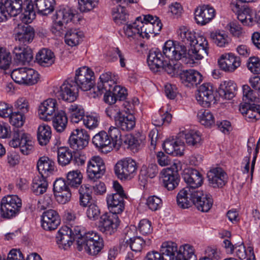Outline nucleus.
I'll return each mask as SVG.
<instances>
[{
  "mask_svg": "<svg viewBox=\"0 0 260 260\" xmlns=\"http://www.w3.org/2000/svg\"><path fill=\"white\" fill-rule=\"evenodd\" d=\"M158 172V167L156 164H151L148 166L143 165L140 170L139 179L141 182H145L148 178L155 177Z\"/></svg>",
  "mask_w": 260,
  "mask_h": 260,
  "instance_id": "37998d69",
  "label": "nucleus"
},
{
  "mask_svg": "<svg viewBox=\"0 0 260 260\" xmlns=\"http://www.w3.org/2000/svg\"><path fill=\"white\" fill-rule=\"evenodd\" d=\"M184 141L178 136L176 139H169L163 143V148L166 152L173 155H182L184 150Z\"/></svg>",
  "mask_w": 260,
  "mask_h": 260,
  "instance_id": "b1692460",
  "label": "nucleus"
},
{
  "mask_svg": "<svg viewBox=\"0 0 260 260\" xmlns=\"http://www.w3.org/2000/svg\"><path fill=\"white\" fill-rule=\"evenodd\" d=\"M126 243L128 244L131 249L135 252H140L145 245V242L140 237H135L127 240Z\"/></svg>",
  "mask_w": 260,
  "mask_h": 260,
  "instance_id": "0e129e2a",
  "label": "nucleus"
},
{
  "mask_svg": "<svg viewBox=\"0 0 260 260\" xmlns=\"http://www.w3.org/2000/svg\"><path fill=\"white\" fill-rule=\"evenodd\" d=\"M67 123L68 118L63 111H58L52 118L53 126L58 132H63L67 126Z\"/></svg>",
  "mask_w": 260,
  "mask_h": 260,
  "instance_id": "de8ad7c7",
  "label": "nucleus"
},
{
  "mask_svg": "<svg viewBox=\"0 0 260 260\" xmlns=\"http://www.w3.org/2000/svg\"><path fill=\"white\" fill-rule=\"evenodd\" d=\"M164 56L161 51L157 48L150 50L147 57V62L151 70L157 72L164 63Z\"/></svg>",
  "mask_w": 260,
  "mask_h": 260,
  "instance_id": "bb28decb",
  "label": "nucleus"
},
{
  "mask_svg": "<svg viewBox=\"0 0 260 260\" xmlns=\"http://www.w3.org/2000/svg\"><path fill=\"white\" fill-rule=\"evenodd\" d=\"M138 164L130 157L123 158L116 164L114 171L117 177L121 179H130L136 174Z\"/></svg>",
  "mask_w": 260,
  "mask_h": 260,
  "instance_id": "0eeeda50",
  "label": "nucleus"
},
{
  "mask_svg": "<svg viewBox=\"0 0 260 260\" xmlns=\"http://www.w3.org/2000/svg\"><path fill=\"white\" fill-rule=\"evenodd\" d=\"M162 52L164 55L171 60L168 63L164 62L161 68L171 77L181 75V65L177 61L186 57L187 49L185 45L169 40L165 43Z\"/></svg>",
  "mask_w": 260,
  "mask_h": 260,
  "instance_id": "f03ea898",
  "label": "nucleus"
},
{
  "mask_svg": "<svg viewBox=\"0 0 260 260\" xmlns=\"http://www.w3.org/2000/svg\"><path fill=\"white\" fill-rule=\"evenodd\" d=\"M219 68L223 71L232 73L241 65L239 57L232 53L222 55L218 61Z\"/></svg>",
  "mask_w": 260,
  "mask_h": 260,
  "instance_id": "4be33fe9",
  "label": "nucleus"
},
{
  "mask_svg": "<svg viewBox=\"0 0 260 260\" xmlns=\"http://www.w3.org/2000/svg\"><path fill=\"white\" fill-rule=\"evenodd\" d=\"M60 223L58 213L54 210L50 209L44 211L42 215V228L48 231L57 229Z\"/></svg>",
  "mask_w": 260,
  "mask_h": 260,
  "instance_id": "aec40b11",
  "label": "nucleus"
},
{
  "mask_svg": "<svg viewBox=\"0 0 260 260\" xmlns=\"http://www.w3.org/2000/svg\"><path fill=\"white\" fill-rule=\"evenodd\" d=\"M215 16V10L209 5L197 8L194 11V19L198 24L204 25L211 21Z\"/></svg>",
  "mask_w": 260,
  "mask_h": 260,
  "instance_id": "412c9836",
  "label": "nucleus"
},
{
  "mask_svg": "<svg viewBox=\"0 0 260 260\" xmlns=\"http://www.w3.org/2000/svg\"><path fill=\"white\" fill-rule=\"evenodd\" d=\"M178 34L180 39L185 44H189L191 47L192 44H194V40L196 39L195 34L188 30L187 28L185 27L180 28Z\"/></svg>",
  "mask_w": 260,
  "mask_h": 260,
  "instance_id": "4d7b16f0",
  "label": "nucleus"
},
{
  "mask_svg": "<svg viewBox=\"0 0 260 260\" xmlns=\"http://www.w3.org/2000/svg\"><path fill=\"white\" fill-rule=\"evenodd\" d=\"M210 37L214 43L220 47H224L228 45L230 39L224 31H215L210 33Z\"/></svg>",
  "mask_w": 260,
  "mask_h": 260,
  "instance_id": "603ef678",
  "label": "nucleus"
},
{
  "mask_svg": "<svg viewBox=\"0 0 260 260\" xmlns=\"http://www.w3.org/2000/svg\"><path fill=\"white\" fill-rule=\"evenodd\" d=\"M200 116V122L206 127H210L214 123L213 114L208 110H205Z\"/></svg>",
  "mask_w": 260,
  "mask_h": 260,
  "instance_id": "338daca9",
  "label": "nucleus"
},
{
  "mask_svg": "<svg viewBox=\"0 0 260 260\" xmlns=\"http://www.w3.org/2000/svg\"><path fill=\"white\" fill-rule=\"evenodd\" d=\"M142 18L141 16L138 17L133 23L126 24L123 27L124 33L127 37H134L138 36L141 37V26Z\"/></svg>",
  "mask_w": 260,
  "mask_h": 260,
  "instance_id": "58836bf2",
  "label": "nucleus"
},
{
  "mask_svg": "<svg viewBox=\"0 0 260 260\" xmlns=\"http://www.w3.org/2000/svg\"><path fill=\"white\" fill-rule=\"evenodd\" d=\"M37 168L41 176L47 177L54 170V162L48 157H41L38 161Z\"/></svg>",
  "mask_w": 260,
  "mask_h": 260,
  "instance_id": "f704fd0d",
  "label": "nucleus"
},
{
  "mask_svg": "<svg viewBox=\"0 0 260 260\" xmlns=\"http://www.w3.org/2000/svg\"><path fill=\"white\" fill-rule=\"evenodd\" d=\"M231 8L237 15V18L244 25H251L253 23L252 10L249 7L239 4L237 2H232Z\"/></svg>",
  "mask_w": 260,
  "mask_h": 260,
  "instance_id": "f3484780",
  "label": "nucleus"
},
{
  "mask_svg": "<svg viewBox=\"0 0 260 260\" xmlns=\"http://www.w3.org/2000/svg\"><path fill=\"white\" fill-rule=\"evenodd\" d=\"M180 178L177 171L168 168L163 173L162 182L165 187L169 190L174 189L179 184Z\"/></svg>",
  "mask_w": 260,
  "mask_h": 260,
  "instance_id": "cd10ccee",
  "label": "nucleus"
},
{
  "mask_svg": "<svg viewBox=\"0 0 260 260\" xmlns=\"http://www.w3.org/2000/svg\"><path fill=\"white\" fill-rule=\"evenodd\" d=\"M202 78L201 74L193 70L186 71L180 75L182 83L189 87L200 84L202 80Z\"/></svg>",
  "mask_w": 260,
  "mask_h": 260,
  "instance_id": "7c9ffc66",
  "label": "nucleus"
},
{
  "mask_svg": "<svg viewBox=\"0 0 260 260\" xmlns=\"http://www.w3.org/2000/svg\"><path fill=\"white\" fill-rule=\"evenodd\" d=\"M25 120V114L19 113V112H12L9 116L10 122L15 127L13 129H19L23 125Z\"/></svg>",
  "mask_w": 260,
  "mask_h": 260,
  "instance_id": "bf43d9fd",
  "label": "nucleus"
},
{
  "mask_svg": "<svg viewBox=\"0 0 260 260\" xmlns=\"http://www.w3.org/2000/svg\"><path fill=\"white\" fill-rule=\"evenodd\" d=\"M182 178L190 190H199L197 188L202 185L203 177L202 174L197 170L192 168H187L184 170L182 174Z\"/></svg>",
  "mask_w": 260,
  "mask_h": 260,
  "instance_id": "dca6fc26",
  "label": "nucleus"
},
{
  "mask_svg": "<svg viewBox=\"0 0 260 260\" xmlns=\"http://www.w3.org/2000/svg\"><path fill=\"white\" fill-rule=\"evenodd\" d=\"M35 35L34 28L27 24L23 23L18 24L13 30V36L15 41L24 46L32 41Z\"/></svg>",
  "mask_w": 260,
  "mask_h": 260,
  "instance_id": "9d476101",
  "label": "nucleus"
},
{
  "mask_svg": "<svg viewBox=\"0 0 260 260\" xmlns=\"http://www.w3.org/2000/svg\"><path fill=\"white\" fill-rule=\"evenodd\" d=\"M38 62L42 66L49 67L54 61V55L50 50L43 48L36 55Z\"/></svg>",
  "mask_w": 260,
  "mask_h": 260,
  "instance_id": "e433bc0d",
  "label": "nucleus"
},
{
  "mask_svg": "<svg viewBox=\"0 0 260 260\" xmlns=\"http://www.w3.org/2000/svg\"><path fill=\"white\" fill-rule=\"evenodd\" d=\"M111 144L116 150H118L122 144L121 132L117 127L111 126L107 133Z\"/></svg>",
  "mask_w": 260,
  "mask_h": 260,
  "instance_id": "3c124183",
  "label": "nucleus"
},
{
  "mask_svg": "<svg viewBox=\"0 0 260 260\" xmlns=\"http://www.w3.org/2000/svg\"><path fill=\"white\" fill-rule=\"evenodd\" d=\"M73 151L68 147H59L57 150V161L58 164L64 167L73 161Z\"/></svg>",
  "mask_w": 260,
  "mask_h": 260,
  "instance_id": "c03bdc74",
  "label": "nucleus"
},
{
  "mask_svg": "<svg viewBox=\"0 0 260 260\" xmlns=\"http://www.w3.org/2000/svg\"><path fill=\"white\" fill-rule=\"evenodd\" d=\"M104 246L103 239L96 232L90 231L84 233L83 236L77 240V249H84L89 254H98Z\"/></svg>",
  "mask_w": 260,
  "mask_h": 260,
  "instance_id": "20e7f679",
  "label": "nucleus"
},
{
  "mask_svg": "<svg viewBox=\"0 0 260 260\" xmlns=\"http://www.w3.org/2000/svg\"><path fill=\"white\" fill-rule=\"evenodd\" d=\"M144 260H197L193 246L185 244L178 251L177 244L172 242L162 243L160 252L152 251L147 253Z\"/></svg>",
  "mask_w": 260,
  "mask_h": 260,
  "instance_id": "f257e3e1",
  "label": "nucleus"
},
{
  "mask_svg": "<svg viewBox=\"0 0 260 260\" xmlns=\"http://www.w3.org/2000/svg\"><path fill=\"white\" fill-rule=\"evenodd\" d=\"M14 107L21 114H25L29 111V106L27 100L24 98H19L14 104Z\"/></svg>",
  "mask_w": 260,
  "mask_h": 260,
  "instance_id": "774afa93",
  "label": "nucleus"
},
{
  "mask_svg": "<svg viewBox=\"0 0 260 260\" xmlns=\"http://www.w3.org/2000/svg\"><path fill=\"white\" fill-rule=\"evenodd\" d=\"M126 197L121 196L120 194L111 193L107 195L106 198L108 208L110 213L120 214L124 209V199Z\"/></svg>",
  "mask_w": 260,
  "mask_h": 260,
  "instance_id": "5701e85b",
  "label": "nucleus"
},
{
  "mask_svg": "<svg viewBox=\"0 0 260 260\" xmlns=\"http://www.w3.org/2000/svg\"><path fill=\"white\" fill-rule=\"evenodd\" d=\"M5 11L9 15L15 16L22 13V20L25 23H30L36 17L34 4L31 0H6L4 2Z\"/></svg>",
  "mask_w": 260,
  "mask_h": 260,
  "instance_id": "7ed1b4c3",
  "label": "nucleus"
},
{
  "mask_svg": "<svg viewBox=\"0 0 260 260\" xmlns=\"http://www.w3.org/2000/svg\"><path fill=\"white\" fill-rule=\"evenodd\" d=\"M143 137L138 135H128L126 137L124 142L128 145V148L133 152H138L144 145Z\"/></svg>",
  "mask_w": 260,
  "mask_h": 260,
  "instance_id": "a19ab883",
  "label": "nucleus"
},
{
  "mask_svg": "<svg viewBox=\"0 0 260 260\" xmlns=\"http://www.w3.org/2000/svg\"><path fill=\"white\" fill-rule=\"evenodd\" d=\"M46 177L40 175L36 176L33 179L31 190L35 194H42L46 191L48 186Z\"/></svg>",
  "mask_w": 260,
  "mask_h": 260,
  "instance_id": "ea45409f",
  "label": "nucleus"
},
{
  "mask_svg": "<svg viewBox=\"0 0 260 260\" xmlns=\"http://www.w3.org/2000/svg\"><path fill=\"white\" fill-rule=\"evenodd\" d=\"M188 54L192 59L200 60L208 54V43L206 38L199 36L194 40Z\"/></svg>",
  "mask_w": 260,
  "mask_h": 260,
  "instance_id": "4468645a",
  "label": "nucleus"
},
{
  "mask_svg": "<svg viewBox=\"0 0 260 260\" xmlns=\"http://www.w3.org/2000/svg\"><path fill=\"white\" fill-rule=\"evenodd\" d=\"M209 185L213 188H222L228 182V175L221 168L211 169L207 173Z\"/></svg>",
  "mask_w": 260,
  "mask_h": 260,
  "instance_id": "6ab92c4d",
  "label": "nucleus"
},
{
  "mask_svg": "<svg viewBox=\"0 0 260 260\" xmlns=\"http://www.w3.org/2000/svg\"><path fill=\"white\" fill-rule=\"evenodd\" d=\"M93 145L99 149H103L106 147H113L110 140L107 135V133L102 131L93 136L92 140Z\"/></svg>",
  "mask_w": 260,
  "mask_h": 260,
  "instance_id": "09e8293b",
  "label": "nucleus"
},
{
  "mask_svg": "<svg viewBox=\"0 0 260 260\" xmlns=\"http://www.w3.org/2000/svg\"><path fill=\"white\" fill-rule=\"evenodd\" d=\"M214 91L210 83H205L200 86L196 94L198 102L204 107L210 106L212 102L215 100Z\"/></svg>",
  "mask_w": 260,
  "mask_h": 260,
  "instance_id": "a211bd4d",
  "label": "nucleus"
},
{
  "mask_svg": "<svg viewBox=\"0 0 260 260\" xmlns=\"http://www.w3.org/2000/svg\"><path fill=\"white\" fill-rule=\"evenodd\" d=\"M236 256L241 259L247 258L246 260H256L254 253L253 248L251 246H249L247 249L243 243L239 245H235L234 248Z\"/></svg>",
  "mask_w": 260,
  "mask_h": 260,
  "instance_id": "49530a36",
  "label": "nucleus"
},
{
  "mask_svg": "<svg viewBox=\"0 0 260 260\" xmlns=\"http://www.w3.org/2000/svg\"><path fill=\"white\" fill-rule=\"evenodd\" d=\"M112 16L115 22L118 24L126 21L127 14L124 6L118 5L112 9Z\"/></svg>",
  "mask_w": 260,
  "mask_h": 260,
  "instance_id": "5fc2aeb1",
  "label": "nucleus"
},
{
  "mask_svg": "<svg viewBox=\"0 0 260 260\" xmlns=\"http://www.w3.org/2000/svg\"><path fill=\"white\" fill-rule=\"evenodd\" d=\"M55 17L66 24L71 21L75 23L79 20L76 10L68 6L60 7L56 11Z\"/></svg>",
  "mask_w": 260,
  "mask_h": 260,
  "instance_id": "393cba45",
  "label": "nucleus"
},
{
  "mask_svg": "<svg viewBox=\"0 0 260 260\" xmlns=\"http://www.w3.org/2000/svg\"><path fill=\"white\" fill-rule=\"evenodd\" d=\"M68 226L62 227L56 235V242L60 248L67 249L72 244L74 241L73 237L68 232Z\"/></svg>",
  "mask_w": 260,
  "mask_h": 260,
  "instance_id": "2f4dec72",
  "label": "nucleus"
},
{
  "mask_svg": "<svg viewBox=\"0 0 260 260\" xmlns=\"http://www.w3.org/2000/svg\"><path fill=\"white\" fill-rule=\"evenodd\" d=\"M51 137V127L48 125L42 124L38 129L37 139L39 143L42 145H46L49 142Z\"/></svg>",
  "mask_w": 260,
  "mask_h": 260,
  "instance_id": "8fccbe9b",
  "label": "nucleus"
},
{
  "mask_svg": "<svg viewBox=\"0 0 260 260\" xmlns=\"http://www.w3.org/2000/svg\"><path fill=\"white\" fill-rule=\"evenodd\" d=\"M26 68H19L14 69L11 73V76L13 80L20 84H25Z\"/></svg>",
  "mask_w": 260,
  "mask_h": 260,
  "instance_id": "680f3d73",
  "label": "nucleus"
},
{
  "mask_svg": "<svg viewBox=\"0 0 260 260\" xmlns=\"http://www.w3.org/2000/svg\"><path fill=\"white\" fill-rule=\"evenodd\" d=\"M83 36V33L76 30H70L66 32L65 42L70 46H75L79 43Z\"/></svg>",
  "mask_w": 260,
  "mask_h": 260,
  "instance_id": "6e6d98bb",
  "label": "nucleus"
},
{
  "mask_svg": "<svg viewBox=\"0 0 260 260\" xmlns=\"http://www.w3.org/2000/svg\"><path fill=\"white\" fill-rule=\"evenodd\" d=\"M22 203L16 195H8L2 198L1 202L0 214L4 218L11 219L20 212Z\"/></svg>",
  "mask_w": 260,
  "mask_h": 260,
  "instance_id": "39448f33",
  "label": "nucleus"
},
{
  "mask_svg": "<svg viewBox=\"0 0 260 260\" xmlns=\"http://www.w3.org/2000/svg\"><path fill=\"white\" fill-rule=\"evenodd\" d=\"M84 110L80 106L71 105L69 108V114L73 123H78L84 118Z\"/></svg>",
  "mask_w": 260,
  "mask_h": 260,
  "instance_id": "864d4df0",
  "label": "nucleus"
},
{
  "mask_svg": "<svg viewBox=\"0 0 260 260\" xmlns=\"http://www.w3.org/2000/svg\"><path fill=\"white\" fill-rule=\"evenodd\" d=\"M236 89V83L231 81H224L220 84L218 92L220 97L229 100L235 96Z\"/></svg>",
  "mask_w": 260,
  "mask_h": 260,
  "instance_id": "473e14b6",
  "label": "nucleus"
},
{
  "mask_svg": "<svg viewBox=\"0 0 260 260\" xmlns=\"http://www.w3.org/2000/svg\"><path fill=\"white\" fill-rule=\"evenodd\" d=\"M172 119V115L168 112L162 114L160 111L152 118L153 123L156 126H160L164 124H168Z\"/></svg>",
  "mask_w": 260,
  "mask_h": 260,
  "instance_id": "052dcab7",
  "label": "nucleus"
},
{
  "mask_svg": "<svg viewBox=\"0 0 260 260\" xmlns=\"http://www.w3.org/2000/svg\"><path fill=\"white\" fill-rule=\"evenodd\" d=\"M89 135L84 129H74L68 140L70 146L74 150H82L88 144Z\"/></svg>",
  "mask_w": 260,
  "mask_h": 260,
  "instance_id": "f8f14e48",
  "label": "nucleus"
},
{
  "mask_svg": "<svg viewBox=\"0 0 260 260\" xmlns=\"http://www.w3.org/2000/svg\"><path fill=\"white\" fill-rule=\"evenodd\" d=\"M115 122L116 125L122 131H128L135 126V117L133 113H121L117 116Z\"/></svg>",
  "mask_w": 260,
  "mask_h": 260,
  "instance_id": "c756f323",
  "label": "nucleus"
},
{
  "mask_svg": "<svg viewBox=\"0 0 260 260\" xmlns=\"http://www.w3.org/2000/svg\"><path fill=\"white\" fill-rule=\"evenodd\" d=\"M78 89L83 91L92 92L94 88V76L93 72L87 67H82L76 71L73 79Z\"/></svg>",
  "mask_w": 260,
  "mask_h": 260,
  "instance_id": "423d86ee",
  "label": "nucleus"
},
{
  "mask_svg": "<svg viewBox=\"0 0 260 260\" xmlns=\"http://www.w3.org/2000/svg\"><path fill=\"white\" fill-rule=\"evenodd\" d=\"M114 85H116L114 81L98 82L96 87L93 89L92 92H89V96L91 98H95L106 92L112 90Z\"/></svg>",
  "mask_w": 260,
  "mask_h": 260,
  "instance_id": "a18cd8bd",
  "label": "nucleus"
},
{
  "mask_svg": "<svg viewBox=\"0 0 260 260\" xmlns=\"http://www.w3.org/2000/svg\"><path fill=\"white\" fill-rule=\"evenodd\" d=\"M239 111L247 120H257L260 118V105L253 104H240Z\"/></svg>",
  "mask_w": 260,
  "mask_h": 260,
  "instance_id": "c85d7f7f",
  "label": "nucleus"
},
{
  "mask_svg": "<svg viewBox=\"0 0 260 260\" xmlns=\"http://www.w3.org/2000/svg\"><path fill=\"white\" fill-rule=\"evenodd\" d=\"M192 190L188 187H184L181 189L177 196V203L178 206L182 209L188 208L192 204L191 200V193Z\"/></svg>",
  "mask_w": 260,
  "mask_h": 260,
  "instance_id": "c9c22d12",
  "label": "nucleus"
},
{
  "mask_svg": "<svg viewBox=\"0 0 260 260\" xmlns=\"http://www.w3.org/2000/svg\"><path fill=\"white\" fill-rule=\"evenodd\" d=\"M35 10L43 15H47L52 13L56 4L55 0H35Z\"/></svg>",
  "mask_w": 260,
  "mask_h": 260,
  "instance_id": "4c0bfd02",
  "label": "nucleus"
},
{
  "mask_svg": "<svg viewBox=\"0 0 260 260\" xmlns=\"http://www.w3.org/2000/svg\"><path fill=\"white\" fill-rule=\"evenodd\" d=\"M178 137H184L186 143L189 146L198 147L201 145L202 138L200 132L195 130H190L178 135Z\"/></svg>",
  "mask_w": 260,
  "mask_h": 260,
  "instance_id": "72a5a7b5",
  "label": "nucleus"
},
{
  "mask_svg": "<svg viewBox=\"0 0 260 260\" xmlns=\"http://www.w3.org/2000/svg\"><path fill=\"white\" fill-rule=\"evenodd\" d=\"M56 109V101L55 99H48L45 100L39 106V114L40 118L46 121L49 120Z\"/></svg>",
  "mask_w": 260,
  "mask_h": 260,
  "instance_id": "a878e982",
  "label": "nucleus"
},
{
  "mask_svg": "<svg viewBox=\"0 0 260 260\" xmlns=\"http://www.w3.org/2000/svg\"><path fill=\"white\" fill-rule=\"evenodd\" d=\"M106 167L100 156H93L88 162L87 173L88 178L93 180L100 178L105 173Z\"/></svg>",
  "mask_w": 260,
  "mask_h": 260,
  "instance_id": "2eb2a0df",
  "label": "nucleus"
},
{
  "mask_svg": "<svg viewBox=\"0 0 260 260\" xmlns=\"http://www.w3.org/2000/svg\"><path fill=\"white\" fill-rule=\"evenodd\" d=\"M67 178L68 185L77 187L81 183L82 175L78 170L72 171L68 173Z\"/></svg>",
  "mask_w": 260,
  "mask_h": 260,
  "instance_id": "13d9d810",
  "label": "nucleus"
},
{
  "mask_svg": "<svg viewBox=\"0 0 260 260\" xmlns=\"http://www.w3.org/2000/svg\"><path fill=\"white\" fill-rule=\"evenodd\" d=\"M11 62L10 53L5 48H0V69L6 70L9 68Z\"/></svg>",
  "mask_w": 260,
  "mask_h": 260,
  "instance_id": "69168bd1",
  "label": "nucleus"
},
{
  "mask_svg": "<svg viewBox=\"0 0 260 260\" xmlns=\"http://www.w3.org/2000/svg\"><path fill=\"white\" fill-rule=\"evenodd\" d=\"M191 200L197 209L203 212H208L213 203L211 196L201 190L191 191Z\"/></svg>",
  "mask_w": 260,
  "mask_h": 260,
  "instance_id": "9b49d317",
  "label": "nucleus"
},
{
  "mask_svg": "<svg viewBox=\"0 0 260 260\" xmlns=\"http://www.w3.org/2000/svg\"><path fill=\"white\" fill-rule=\"evenodd\" d=\"M73 79L69 78L60 86L58 96L64 101L74 102L78 96L79 89Z\"/></svg>",
  "mask_w": 260,
  "mask_h": 260,
  "instance_id": "ddd939ff",
  "label": "nucleus"
},
{
  "mask_svg": "<svg viewBox=\"0 0 260 260\" xmlns=\"http://www.w3.org/2000/svg\"><path fill=\"white\" fill-rule=\"evenodd\" d=\"M120 220L116 214L106 213L102 215L99 221V229L106 235H112L117 231Z\"/></svg>",
  "mask_w": 260,
  "mask_h": 260,
  "instance_id": "1a4fd4ad",
  "label": "nucleus"
},
{
  "mask_svg": "<svg viewBox=\"0 0 260 260\" xmlns=\"http://www.w3.org/2000/svg\"><path fill=\"white\" fill-rule=\"evenodd\" d=\"M13 139L10 143V145L14 148L19 147L22 153L28 154L34 147L30 136L18 128L13 129Z\"/></svg>",
  "mask_w": 260,
  "mask_h": 260,
  "instance_id": "6e6552de",
  "label": "nucleus"
},
{
  "mask_svg": "<svg viewBox=\"0 0 260 260\" xmlns=\"http://www.w3.org/2000/svg\"><path fill=\"white\" fill-rule=\"evenodd\" d=\"M243 89V101L242 104H250V102H254L257 101V97L253 91L248 85H244Z\"/></svg>",
  "mask_w": 260,
  "mask_h": 260,
  "instance_id": "e2e57ef3",
  "label": "nucleus"
},
{
  "mask_svg": "<svg viewBox=\"0 0 260 260\" xmlns=\"http://www.w3.org/2000/svg\"><path fill=\"white\" fill-rule=\"evenodd\" d=\"M79 194V204L80 206L86 207L90 203L92 199V187L88 184L82 185L78 190Z\"/></svg>",
  "mask_w": 260,
  "mask_h": 260,
  "instance_id": "79ce46f5",
  "label": "nucleus"
}]
</instances>
